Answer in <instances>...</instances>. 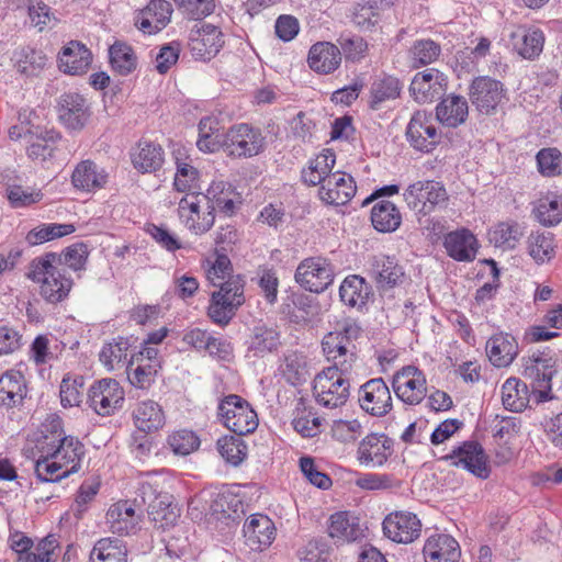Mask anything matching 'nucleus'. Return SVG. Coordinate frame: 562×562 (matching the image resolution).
Masks as SVG:
<instances>
[{
	"instance_id": "f3484780",
	"label": "nucleus",
	"mask_w": 562,
	"mask_h": 562,
	"mask_svg": "<svg viewBox=\"0 0 562 562\" xmlns=\"http://www.w3.org/2000/svg\"><path fill=\"white\" fill-rule=\"evenodd\" d=\"M448 87L447 76L436 68L417 72L412 79L409 93L418 103H430L441 98Z\"/></svg>"
},
{
	"instance_id": "69168bd1",
	"label": "nucleus",
	"mask_w": 562,
	"mask_h": 562,
	"mask_svg": "<svg viewBox=\"0 0 562 562\" xmlns=\"http://www.w3.org/2000/svg\"><path fill=\"white\" fill-rule=\"evenodd\" d=\"M41 458L35 463V474L40 482H57L72 474L64 468V463L50 457L41 453Z\"/></svg>"
},
{
	"instance_id": "6ab92c4d",
	"label": "nucleus",
	"mask_w": 562,
	"mask_h": 562,
	"mask_svg": "<svg viewBox=\"0 0 562 562\" xmlns=\"http://www.w3.org/2000/svg\"><path fill=\"white\" fill-rule=\"evenodd\" d=\"M384 535L397 543H411L420 536L422 522L411 512H395L383 520Z\"/></svg>"
},
{
	"instance_id": "58836bf2",
	"label": "nucleus",
	"mask_w": 562,
	"mask_h": 562,
	"mask_svg": "<svg viewBox=\"0 0 562 562\" xmlns=\"http://www.w3.org/2000/svg\"><path fill=\"white\" fill-rule=\"evenodd\" d=\"M133 417L136 428L145 434L157 431L162 428L166 422L161 406L151 400L138 403Z\"/></svg>"
},
{
	"instance_id": "ea45409f",
	"label": "nucleus",
	"mask_w": 562,
	"mask_h": 562,
	"mask_svg": "<svg viewBox=\"0 0 562 562\" xmlns=\"http://www.w3.org/2000/svg\"><path fill=\"white\" fill-rule=\"evenodd\" d=\"M131 158L135 169L142 172H154L164 164V149L153 142L140 140L131 154Z\"/></svg>"
},
{
	"instance_id": "680f3d73",
	"label": "nucleus",
	"mask_w": 562,
	"mask_h": 562,
	"mask_svg": "<svg viewBox=\"0 0 562 562\" xmlns=\"http://www.w3.org/2000/svg\"><path fill=\"white\" fill-rule=\"evenodd\" d=\"M57 258L54 265L79 271L86 268L89 256L88 246L83 243H76L65 248L60 254L53 252Z\"/></svg>"
},
{
	"instance_id": "5fc2aeb1",
	"label": "nucleus",
	"mask_w": 562,
	"mask_h": 562,
	"mask_svg": "<svg viewBox=\"0 0 562 562\" xmlns=\"http://www.w3.org/2000/svg\"><path fill=\"white\" fill-rule=\"evenodd\" d=\"M132 347L131 338L117 337L112 342L105 344L100 353V361L109 369L115 366H127L128 350Z\"/></svg>"
},
{
	"instance_id": "a211bd4d",
	"label": "nucleus",
	"mask_w": 562,
	"mask_h": 562,
	"mask_svg": "<svg viewBox=\"0 0 562 562\" xmlns=\"http://www.w3.org/2000/svg\"><path fill=\"white\" fill-rule=\"evenodd\" d=\"M370 276L381 292L402 285L406 279L404 268L398 260L394 256L382 254L371 258Z\"/></svg>"
},
{
	"instance_id": "2f4dec72",
	"label": "nucleus",
	"mask_w": 562,
	"mask_h": 562,
	"mask_svg": "<svg viewBox=\"0 0 562 562\" xmlns=\"http://www.w3.org/2000/svg\"><path fill=\"white\" fill-rule=\"evenodd\" d=\"M443 247L449 257L457 261H472L476 255V238L467 228L445 235Z\"/></svg>"
},
{
	"instance_id": "13d9d810",
	"label": "nucleus",
	"mask_w": 562,
	"mask_h": 562,
	"mask_svg": "<svg viewBox=\"0 0 562 562\" xmlns=\"http://www.w3.org/2000/svg\"><path fill=\"white\" fill-rule=\"evenodd\" d=\"M160 368V364H150V362L135 361V364H132V359H130L126 366L127 379L133 386L148 390L155 382Z\"/></svg>"
},
{
	"instance_id": "7c9ffc66",
	"label": "nucleus",
	"mask_w": 562,
	"mask_h": 562,
	"mask_svg": "<svg viewBox=\"0 0 562 562\" xmlns=\"http://www.w3.org/2000/svg\"><path fill=\"white\" fill-rule=\"evenodd\" d=\"M372 296V286L358 274H350L344 279L339 286L340 301L357 310H362Z\"/></svg>"
},
{
	"instance_id": "a878e982",
	"label": "nucleus",
	"mask_w": 562,
	"mask_h": 562,
	"mask_svg": "<svg viewBox=\"0 0 562 562\" xmlns=\"http://www.w3.org/2000/svg\"><path fill=\"white\" fill-rule=\"evenodd\" d=\"M423 554L425 562H459L461 548L452 536L434 533L425 541Z\"/></svg>"
},
{
	"instance_id": "412c9836",
	"label": "nucleus",
	"mask_w": 562,
	"mask_h": 562,
	"mask_svg": "<svg viewBox=\"0 0 562 562\" xmlns=\"http://www.w3.org/2000/svg\"><path fill=\"white\" fill-rule=\"evenodd\" d=\"M274 522L263 514L249 516L243 527L245 544L251 551H263L276 538Z\"/></svg>"
},
{
	"instance_id": "9d476101",
	"label": "nucleus",
	"mask_w": 562,
	"mask_h": 562,
	"mask_svg": "<svg viewBox=\"0 0 562 562\" xmlns=\"http://www.w3.org/2000/svg\"><path fill=\"white\" fill-rule=\"evenodd\" d=\"M404 200L408 209L428 215L436 206L446 203L448 194L442 183L434 180L417 181L407 187Z\"/></svg>"
},
{
	"instance_id": "f03ea898",
	"label": "nucleus",
	"mask_w": 562,
	"mask_h": 562,
	"mask_svg": "<svg viewBox=\"0 0 562 562\" xmlns=\"http://www.w3.org/2000/svg\"><path fill=\"white\" fill-rule=\"evenodd\" d=\"M53 252L35 257L29 265L26 278L40 284V295L49 304L65 301L74 285L66 267L54 265Z\"/></svg>"
},
{
	"instance_id": "c03bdc74",
	"label": "nucleus",
	"mask_w": 562,
	"mask_h": 562,
	"mask_svg": "<svg viewBox=\"0 0 562 562\" xmlns=\"http://www.w3.org/2000/svg\"><path fill=\"white\" fill-rule=\"evenodd\" d=\"M370 218L372 226L380 233H393L402 224L400 210L387 200H381L373 205Z\"/></svg>"
},
{
	"instance_id": "774afa93",
	"label": "nucleus",
	"mask_w": 562,
	"mask_h": 562,
	"mask_svg": "<svg viewBox=\"0 0 562 562\" xmlns=\"http://www.w3.org/2000/svg\"><path fill=\"white\" fill-rule=\"evenodd\" d=\"M330 548L324 539H312L297 551L302 562H327Z\"/></svg>"
},
{
	"instance_id": "72a5a7b5",
	"label": "nucleus",
	"mask_w": 562,
	"mask_h": 562,
	"mask_svg": "<svg viewBox=\"0 0 562 562\" xmlns=\"http://www.w3.org/2000/svg\"><path fill=\"white\" fill-rule=\"evenodd\" d=\"M108 175L99 169L92 160H82L74 169L71 175L72 186L80 191L92 192L105 186Z\"/></svg>"
},
{
	"instance_id": "f704fd0d",
	"label": "nucleus",
	"mask_w": 562,
	"mask_h": 562,
	"mask_svg": "<svg viewBox=\"0 0 562 562\" xmlns=\"http://www.w3.org/2000/svg\"><path fill=\"white\" fill-rule=\"evenodd\" d=\"M486 352L493 366L504 368L509 366L518 353V344L510 334H496L486 342Z\"/></svg>"
},
{
	"instance_id": "4c0bfd02",
	"label": "nucleus",
	"mask_w": 562,
	"mask_h": 562,
	"mask_svg": "<svg viewBox=\"0 0 562 562\" xmlns=\"http://www.w3.org/2000/svg\"><path fill=\"white\" fill-rule=\"evenodd\" d=\"M513 49L522 58L533 60L543 49L544 34L539 29H519L510 35Z\"/></svg>"
},
{
	"instance_id": "6e6d98bb",
	"label": "nucleus",
	"mask_w": 562,
	"mask_h": 562,
	"mask_svg": "<svg viewBox=\"0 0 562 562\" xmlns=\"http://www.w3.org/2000/svg\"><path fill=\"white\" fill-rule=\"evenodd\" d=\"M216 447L222 458L234 467L240 465L248 454V447L238 435L221 437Z\"/></svg>"
},
{
	"instance_id": "6e6552de",
	"label": "nucleus",
	"mask_w": 562,
	"mask_h": 562,
	"mask_svg": "<svg viewBox=\"0 0 562 562\" xmlns=\"http://www.w3.org/2000/svg\"><path fill=\"white\" fill-rule=\"evenodd\" d=\"M555 372V359L547 352L538 351L524 358L522 375L530 381L531 391L538 402L550 398L551 380Z\"/></svg>"
},
{
	"instance_id": "79ce46f5",
	"label": "nucleus",
	"mask_w": 562,
	"mask_h": 562,
	"mask_svg": "<svg viewBox=\"0 0 562 562\" xmlns=\"http://www.w3.org/2000/svg\"><path fill=\"white\" fill-rule=\"evenodd\" d=\"M237 290L234 291L232 301L224 300V295L218 291H214L211 294L207 316L214 324L226 326L236 315L241 306V299L236 294Z\"/></svg>"
},
{
	"instance_id": "3c124183",
	"label": "nucleus",
	"mask_w": 562,
	"mask_h": 562,
	"mask_svg": "<svg viewBox=\"0 0 562 562\" xmlns=\"http://www.w3.org/2000/svg\"><path fill=\"white\" fill-rule=\"evenodd\" d=\"M440 55L441 46L430 38L416 40L408 49V58L415 69L435 63Z\"/></svg>"
},
{
	"instance_id": "4d7b16f0",
	"label": "nucleus",
	"mask_w": 562,
	"mask_h": 562,
	"mask_svg": "<svg viewBox=\"0 0 562 562\" xmlns=\"http://www.w3.org/2000/svg\"><path fill=\"white\" fill-rule=\"evenodd\" d=\"M338 47L346 61L358 63L368 55L369 46L367 41L357 34L344 32L337 38Z\"/></svg>"
},
{
	"instance_id": "e2e57ef3",
	"label": "nucleus",
	"mask_w": 562,
	"mask_h": 562,
	"mask_svg": "<svg viewBox=\"0 0 562 562\" xmlns=\"http://www.w3.org/2000/svg\"><path fill=\"white\" fill-rule=\"evenodd\" d=\"M352 22L362 30H371L380 20L379 0L357 2L351 11Z\"/></svg>"
},
{
	"instance_id": "f257e3e1",
	"label": "nucleus",
	"mask_w": 562,
	"mask_h": 562,
	"mask_svg": "<svg viewBox=\"0 0 562 562\" xmlns=\"http://www.w3.org/2000/svg\"><path fill=\"white\" fill-rule=\"evenodd\" d=\"M361 334V327L350 318L337 323L333 331L322 339V350L328 368L338 369L342 374H353L358 362V350L355 341Z\"/></svg>"
},
{
	"instance_id": "aec40b11",
	"label": "nucleus",
	"mask_w": 562,
	"mask_h": 562,
	"mask_svg": "<svg viewBox=\"0 0 562 562\" xmlns=\"http://www.w3.org/2000/svg\"><path fill=\"white\" fill-rule=\"evenodd\" d=\"M406 138L412 147L423 153H430L439 143L436 126L426 112L417 111L406 127Z\"/></svg>"
},
{
	"instance_id": "7ed1b4c3",
	"label": "nucleus",
	"mask_w": 562,
	"mask_h": 562,
	"mask_svg": "<svg viewBox=\"0 0 562 562\" xmlns=\"http://www.w3.org/2000/svg\"><path fill=\"white\" fill-rule=\"evenodd\" d=\"M36 448L46 458L50 457L64 463V468L71 473L79 471L85 456L82 442L76 437L64 435L60 418H53L49 423L42 425Z\"/></svg>"
},
{
	"instance_id": "393cba45",
	"label": "nucleus",
	"mask_w": 562,
	"mask_h": 562,
	"mask_svg": "<svg viewBox=\"0 0 562 562\" xmlns=\"http://www.w3.org/2000/svg\"><path fill=\"white\" fill-rule=\"evenodd\" d=\"M356 191V182L351 176L334 172L323 182L318 194L326 204L345 205L355 196Z\"/></svg>"
},
{
	"instance_id": "423d86ee",
	"label": "nucleus",
	"mask_w": 562,
	"mask_h": 562,
	"mask_svg": "<svg viewBox=\"0 0 562 562\" xmlns=\"http://www.w3.org/2000/svg\"><path fill=\"white\" fill-rule=\"evenodd\" d=\"M217 415L231 431L238 436L254 432L258 427L257 413L236 394L225 396L218 404Z\"/></svg>"
},
{
	"instance_id": "dca6fc26",
	"label": "nucleus",
	"mask_w": 562,
	"mask_h": 562,
	"mask_svg": "<svg viewBox=\"0 0 562 562\" xmlns=\"http://www.w3.org/2000/svg\"><path fill=\"white\" fill-rule=\"evenodd\" d=\"M57 113L60 123L71 131H81L92 114L88 100L78 92L63 93L58 99Z\"/></svg>"
},
{
	"instance_id": "4468645a",
	"label": "nucleus",
	"mask_w": 562,
	"mask_h": 562,
	"mask_svg": "<svg viewBox=\"0 0 562 562\" xmlns=\"http://www.w3.org/2000/svg\"><path fill=\"white\" fill-rule=\"evenodd\" d=\"M392 386L395 395L408 405H418L426 397V378L414 366L404 367L396 372L392 380Z\"/></svg>"
},
{
	"instance_id": "de8ad7c7",
	"label": "nucleus",
	"mask_w": 562,
	"mask_h": 562,
	"mask_svg": "<svg viewBox=\"0 0 562 562\" xmlns=\"http://www.w3.org/2000/svg\"><path fill=\"white\" fill-rule=\"evenodd\" d=\"M526 243L529 256L538 265L548 262L555 256L554 235L550 232H531Z\"/></svg>"
},
{
	"instance_id": "2eb2a0df",
	"label": "nucleus",
	"mask_w": 562,
	"mask_h": 562,
	"mask_svg": "<svg viewBox=\"0 0 562 562\" xmlns=\"http://www.w3.org/2000/svg\"><path fill=\"white\" fill-rule=\"evenodd\" d=\"M90 407L101 416H110L122 406L124 391L114 379H102L88 390Z\"/></svg>"
},
{
	"instance_id": "c9c22d12",
	"label": "nucleus",
	"mask_w": 562,
	"mask_h": 562,
	"mask_svg": "<svg viewBox=\"0 0 562 562\" xmlns=\"http://www.w3.org/2000/svg\"><path fill=\"white\" fill-rule=\"evenodd\" d=\"M137 497L140 498L142 504L146 506L147 513L153 516L155 521L167 520L172 522L177 518L173 508L168 509V496L158 494L150 483L144 482L139 485Z\"/></svg>"
},
{
	"instance_id": "5701e85b",
	"label": "nucleus",
	"mask_w": 562,
	"mask_h": 562,
	"mask_svg": "<svg viewBox=\"0 0 562 562\" xmlns=\"http://www.w3.org/2000/svg\"><path fill=\"white\" fill-rule=\"evenodd\" d=\"M173 12L167 0H150L135 16V25L145 34H156L167 26Z\"/></svg>"
},
{
	"instance_id": "20e7f679",
	"label": "nucleus",
	"mask_w": 562,
	"mask_h": 562,
	"mask_svg": "<svg viewBox=\"0 0 562 562\" xmlns=\"http://www.w3.org/2000/svg\"><path fill=\"white\" fill-rule=\"evenodd\" d=\"M224 153L232 159H248L261 155L267 137L260 127L250 123H236L223 132Z\"/></svg>"
},
{
	"instance_id": "e433bc0d",
	"label": "nucleus",
	"mask_w": 562,
	"mask_h": 562,
	"mask_svg": "<svg viewBox=\"0 0 562 562\" xmlns=\"http://www.w3.org/2000/svg\"><path fill=\"white\" fill-rule=\"evenodd\" d=\"M328 536L336 542H350L360 538L363 533L359 519L348 512H338L328 519Z\"/></svg>"
},
{
	"instance_id": "bb28decb",
	"label": "nucleus",
	"mask_w": 562,
	"mask_h": 562,
	"mask_svg": "<svg viewBox=\"0 0 562 562\" xmlns=\"http://www.w3.org/2000/svg\"><path fill=\"white\" fill-rule=\"evenodd\" d=\"M26 396V379L20 371L11 369L0 376V406L7 409L21 407Z\"/></svg>"
},
{
	"instance_id": "338daca9",
	"label": "nucleus",
	"mask_w": 562,
	"mask_h": 562,
	"mask_svg": "<svg viewBox=\"0 0 562 562\" xmlns=\"http://www.w3.org/2000/svg\"><path fill=\"white\" fill-rule=\"evenodd\" d=\"M492 235L496 246L514 249L524 232L517 222H502L494 228Z\"/></svg>"
},
{
	"instance_id": "b1692460",
	"label": "nucleus",
	"mask_w": 562,
	"mask_h": 562,
	"mask_svg": "<svg viewBox=\"0 0 562 562\" xmlns=\"http://www.w3.org/2000/svg\"><path fill=\"white\" fill-rule=\"evenodd\" d=\"M394 442L386 435L370 434L359 443L357 456L361 464L382 467L393 453Z\"/></svg>"
},
{
	"instance_id": "a18cd8bd",
	"label": "nucleus",
	"mask_w": 562,
	"mask_h": 562,
	"mask_svg": "<svg viewBox=\"0 0 562 562\" xmlns=\"http://www.w3.org/2000/svg\"><path fill=\"white\" fill-rule=\"evenodd\" d=\"M336 164V155L331 149H324L316 158L310 161L306 169L302 170V180L308 186L323 184Z\"/></svg>"
},
{
	"instance_id": "09e8293b",
	"label": "nucleus",
	"mask_w": 562,
	"mask_h": 562,
	"mask_svg": "<svg viewBox=\"0 0 562 562\" xmlns=\"http://www.w3.org/2000/svg\"><path fill=\"white\" fill-rule=\"evenodd\" d=\"M531 213L541 225L555 226L562 221V202L559 196L547 194L533 203Z\"/></svg>"
},
{
	"instance_id": "c756f323",
	"label": "nucleus",
	"mask_w": 562,
	"mask_h": 562,
	"mask_svg": "<svg viewBox=\"0 0 562 562\" xmlns=\"http://www.w3.org/2000/svg\"><path fill=\"white\" fill-rule=\"evenodd\" d=\"M92 54L87 46L78 41H70L58 55L59 69L69 75L87 72Z\"/></svg>"
},
{
	"instance_id": "052dcab7",
	"label": "nucleus",
	"mask_w": 562,
	"mask_h": 562,
	"mask_svg": "<svg viewBox=\"0 0 562 562\" xmlns=\"http://www.w3.org/2000/svg\"><path fill=\"white\" fill-rule=\"evenodd\" d=\"M76 231L72 224L49 223L42 224L31 229L26 235L30 245H40L55 238L64 237Z\"/></svg>"
},
{
	"instance_id": "ddd939ff",
	"label": "nucleus",
	"mask_w": 562,
	"mask_h": 562,
	"mask_svg": "<svg viewBox=\"0 0 562 562\" xmlns=\"http://www.w3.org/2000/svg\"><path fill=\"white\" fill-rule=\"evenodd\" d=\"M358 403L373 417H384L393 408L390 389L382 378L370 379L359 387Z\"/></svg>"
},
{
	"instance_id": "49530a36",
	"label": "nucleus",
	"mask_w": 562,
	"mask_h": 562,
	"mask_svg": "<svg viewBox=\"0 0 562 562\" xmlns=\"http://www.w3.org/2000/svg\"><path fill=\"white\" fill-rule=\"evenodd\" d=\"M502 401L506 409L521 412L529 404V389L526 382L509 378L502 386Z\"/></svg>"
},
{
	"instance_id": "8fccbe9b",
	"label": "nucleus",
	"mask_w": 562,
	"mask_h": 562,
	"mask_svg": "<svg viewBox=\"0 0 562 562\" xmlns=\"http://www.w3.org/2000/svg\"><path fill=\"white\" fill-rule=\"evenodd\" d=\"M127 549L117 538H103L95 542L90 562H126Z\"/></svg>"
},
{
	"instance_id": "39448f33",
	"label": "nucleus",
	"mask_w": 562,
	"mask_h": 562,
	"mask_svg": "<svg viewBox=\"0 0 562 562\" xmlns=\"http://www.w3.org/2000/svg\"><path fill=\"white\" fill-rule=\"evenodd\" d=\"M351 376L352 374H342L338 369L324 368L316 374L313 384L317 403L328 408L344 405L350 395Z\"/></svg>"
},
{
	"instance_id": "1a4fd4ad",
	"label": "nucleus",
	"mask_w": 562,
	"mask_h": 562,
	"mask_svg": "<svg viewBox=\"0 0 562 562\" xmlns=\"http://www.w3.org/2000/svg\"><path fill=\"white\" fill-rule=\"evenodd\" d=\"M204 193L191 192L182 196L178 203V215L183 225L193 234L202 235L211 229L215 215L206 210Z\"/></svg>"
},
{
	"instance_id": "9b49d317",
	"label": "nucleus",
	"mask_w": 562,
	"mask_h": 562,
	"mask_svg": "<svg viewBox=\"0 0 562 562\" xmlns=\"http://www.w3.org/2000/svg\"><path fill=\"white\" fill-rule=\"evenodd\" d=\"M294 279L306 291L322 293L334 281V268L324 257H310L299 263Z\"/></svg>"
},
{
	"instance_id": "473e14b6",
	"label": "nucleus",
	"mask_w": 562,
	"mask_h": 562,
	"mask_svg": "<svg viewBox=\"0 0 562 562\" xmlns=\"http://www.w3.org/2000/svg\"><path fill=\"white\" fill-rule=\"evenodd\" d=\"M469 115L468 101L462 95L449 94L436 106L437 120L447 127H458Z\"/></svg>"
},
{
	"instance_id": "0eeeda50",
	"label": "nucleus",
	"mask_w": 562,
	"mask_h": 562,
	"mask_svg": "<svg viewBox=\"0 0 562 562\" xmlns=\"http://www.w3.org/2000/svg\"><path fill=\"white\" fill-rule=\"evenodd\" d=\"M454 468H461L477 479L486 480L491 475L488 456L483 446L475 440H465L440 458Z\"/></svg>"
},
{
	"instance_id": "4be33fe9",
	"label": "nucleus",
	"mask_w": 562,
	"mask_h": 562,
	"mask_svg": "<svg viewBox=\"0 0 562 562\" xmlns=\"http://www.w3.org/2000/svg\"><path fill=\"white\" fill-rule=\"evenodd\" d=\"M189 46L195 58L211 59L224 45L222 31L212 24H203L191 30Z\"/></svg>"
},
{
	"instance_id": "603ef678",
	"label": "nucleus",
	"mask_w": 562,
	"mask_h": 562,
	"mask_svg": "<svg viewBox=\"0 0 562 562\" xmlns=\"http://www.w3.org/2000/svg\"><path fill=\"white\" fill-rule=\"evenodd\" d=\"M12 60L16 70L27 77L37 75L46 65L47 58L31 47H22L14 52Z\"/></svg>"
},
{
	"instance_id": "cd10ccee",
	"label": "nucleus",
	"mask_w": 562,
	"mask_h": 562,
	"mask_svg": "<svg viewBox=\"0 0 562 562\" xmlns=\"http://www.w3.org/2000/svg\"><path fill=\"white\" fill-rule=\"evenodd\" d=\"M307 64L317 74H333L341 64V52L330 42H317L308 50Z\"/></svg>"
},
{
	"instance_id": "bf43d9fd",
	"label": "nucleus",
	"mask_w": 562,
	"mask_h": 562,
	"mask_svg": "<svg viewBox=\"0 0 562 562\" xmlns=\"http://www.w3.org/2000/svg\"><path fill=\"white\" fill-rule=\"evenodd\" d=\"M292 302L293 308L289 312L292 323L306 324L319 314L321 306L312 295L295 294Z\"/></svg>"
},
{
	"instance_id": "c85d7f7f",
	"label": "nucleus",
	"mask_w": 562,
	"mask_h": 562,
	"mask_svg": "<svg viewBox=\"0 0 562 562\" xmlns=\"http://www.w3.org/2000/svg\"><path fill=\"white\" fill-rule=\"evenodd\" d=\"M281 336L277 327L263 323L255 325L246 341L247 351L256 358H263L272 353L281 346Z\"/></svg>"
},
{
	"instance_id": "864d4df0",
	"label": "nucleus",
	"mask_w": 562,
	"mask_h": 562,
	"mask_svg": "<svg viewBox=\"0 0 562 562\" xmlns=\"http://www.w3.org/2000/svg\"><path fill=\"white\" fill-rule=\"evenodd\" d=\"M112 69L121 76H127L137 67L134 49L124 42L116 41L109 49Z\"/></svg>"
},
{
	"instance_id": "37998d69",
	"label": "nucleus",
	"mask_w": 562,
	"mask_h": 562,
	"mask_svg": "<svg viewBox=\"0 0 562 562\" xmlns=\"http://www.w3.org/2000/svg\"><path fill=\"white\" fill-rule=\"evenodd\" d=\"M234 195L231 184L224 181L212 182L206 193H204L205 199H207L206 210H211L212 214L215 210H218L225 215H233L236 211Z\"/></svg>"
},
{
	"instance_id": "0e129e2a",
	"label": "nucleus",
	"mask_w": 562,
	"mask_h": 562,
	"mask_svg": "<svg viewBox=\"0 0 562 562\" xmlns=\"http://www.w3.org/2000/svg\"><path fill=\"white\" fill-rule=\"evenodd\" d=\"M199 171L191 164L177 158L173 187L179 192H198Z\"/></svg>"
},
{
	"instance_id": "f8f14e48",
	"label": "nucleus",
	"mask_w": 562,
	"mask_h": 562,
	"mask_svg": "<svg viewBox=\"0 0 562 562\" xmlns=\"http://www.w3.org/2000/svg\"><path fill=\"white\" fill-rule=\"evenodd\" d=\"M504 83L490 76L475 77L469 87V99L482 114H492L505 99Z\"/></svg>"
},
{
	"instance_id": "a19ab883",
	"label": "nucleus",
	"mask_w": 562,
	"mask_h": 562,
	"mask_svg": "<svg viewBox=\"0 0 562 562\" xmlns=\"http://www.w3.org/2000/svg\"><path fill=\"white\" fill-rule=\"evenodd\" d=\"M402 88L400 79L394 76L384 75L376 78L370 87L369 108L373 111L380 110L383 103L397 99Z\"/></svg>"
}]
</instances>
